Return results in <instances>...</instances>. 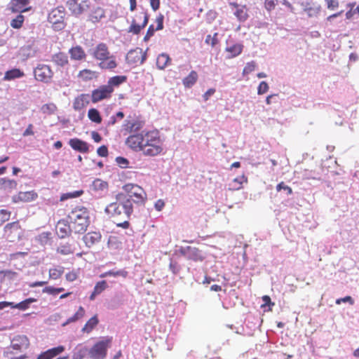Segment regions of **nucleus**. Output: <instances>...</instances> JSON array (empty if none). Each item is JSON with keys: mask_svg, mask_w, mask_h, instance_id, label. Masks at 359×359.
Returning a JSON list of instances; mask_svg holds the SVG:
<instances>
[{"mask_svg": "<svg viewBox=\"0 0 359 359\" xmlns=\"http://www.w3.org/2000/svg\"><path fill=\"white\" fill-rule=\"evenodd\" d=\"M182 253L184 256L189 260H193L194 262H201L203 260V256L197 248L187 246L186 248H183Z\"/></svg>", "mask_w": 359, "mask_h": 359, "instance_id": "ddd939ff", "label": "nucleus"}, {"mask_svg": "<svg viewBox=\"0 0 359 359\" xmlns=\"http://www.w3.org/2000/svg\"><path fill=\"white\" fill-rule=\"evenodd\" d=\"M269 90V86L266 81H262L259 83V86L257 88V94L262 95L266 94Z\"/></svg>", "mask_w": 359, "mask_h": 359, "instance_id": "09e8293b", "label": "nucleus"}, {"mask_svg": "<svg viewBox=\"0 0 359 359\" xmlns=\"http://www.w3.org/2000/svg\"><path fill=\"white\" fill-rule=\"evenodd\" d=\"M163 20H164V16L162 15H160L156 17V30H161L163 29Z\"/></svg>", "mask_w": 359, "mask_h": 359, "instance_id": "13d9d810", "label": "nucleus"}, {"mask_svg": "<svg viewBox=\"0 0 359 359\" xmlns=\"http://www.w3.org/2000/svg\"><path fill=\"white\" fill-rule=\"evenodd\" d=\"M25 76V73L20 69H13L5 72L4 79L10 81L21 78Z\"/></svg>", "mask_w": 359, "mask_h": 359, "instance_id": "bb28decb", "label": "nucleus"}, {"mask_svg": "<svg viewBox=\"0 0 359 359\" xmlns=\"http://www.w3.org/2000/svg\"><path fill=\"white\" fill-rule=\"evenodd\" d=\"M164 207H165L164 201L162 199H158L155 203L156 210L158 211H161Z\"/></svg>", "mask_w": 359, "mask_h": 359, "instance_id": "69168bd1", "label": "nucleus"}, {"mask_svg": "<svg viewBox=\"0 0 359 359\" xmlns=\"http://www.w3.org/2000/svg\"><path fill=\"white\" fill-rule=\"evenodd\" d=\"M248 180L245 175L238 176V177L233 180L232 182L229 184V189L232 190H238L242 189L243 184L247 183Z\"/></svg>", "mask_w": 359, "mask_h": 359, "instance_id": "cd10ccee", "label": "nucleus"}, {"mask_svg": "<svg viewBox=\"0 0 359 359\" xmlns=\"http://www.w3.org/2000/svg\"><path fill=\"white\" fill-rule=\"evenodd\" d=\"M69 145L73 150L81 153L87 154L89 151L88 143L79 138H73L69 140Z\"/></svg>", "mask_w": 359, "mask_h": 359, "instance_id": "2eb2a0df", "label": "nucleus"}, {"mask_svg": "<svg viewBox=\"0 0 359 359\" xmlns=\"http://www.w3.org/2000/svg\"><path fill=\"white\" fill-rule=\"evenodd\" d=\"M67 222L71 224L72 231L83 233L90 224L88 210L83 206H76L67 215Z\"/></svg>", "mask_w": 359, "mask_h": 359, "instance_id": "7ed1b4c3", "label": "nucleus"}, {"mask_svg": "<svg viewBox=\"0 0 359 359\" xmlns=\"http://www.w3.org/2000/svg\"><path fill=\"white\" fill-rule=\"evenodd\" d=\"M83 194V191H77L72 193H68L62 196V200H66L68 198H76L77 196H81Z\"/></svg>", "mask_w": 359, "mask_h": 359, "instance_id": "864d4df0", "label": "nucleus"}, {"mask_svg": "<svg viewBox=\"0 0 359 359\" xmlns=\"http://www.w3.org/2000/svg\"><path fill=\"white\" fill-rule=\"evenodd\" d=\"M64 269L62 266L50 269L49 270V278L52 280H57L62 276Z\"/></svg>", "mask_w": 359, "mask_h": 359, "instance_id": "ea45409f", "label": "nucleus"}, {"mask_svg": "<svg viewBox=\"0 0 359 359\" xmlns=\"http://www.w3.org/2000/svg\"><path fill=\"white\" fill-rule=\"evenodd\" d=\"M25 22V16L20 14L16 16L13 20L10 22V26L13 29H20Z\"/></svg>", "mask_w": 359, "mask_h": 359, "instance_id": "a19ab883", "label": "nucleus"}, {"mask_svg": "<svg viewBox=\"0 0 359 359\" xmlns=\"http://www.w3.org/2000/svg\"><path fill=\"white\" fill-rule=\"evenodd\" d=\"M29 347V340L25 335H18L11 341V348L17 351L27 350Z\"/></svg>", "mask_w": 359, "mask_h": 359, "instance_id": "f8f14e48", "label": "nucleus"}, {"mask_svg": "<svg viewBox=\"0 0 359 359\" xmlns=\"http://www.w3.org/2000/svg\"><path fill=\"white\" fill-rule=\"evenodd\" d=\"M341 302H349V303H351V304H352L353 299L350 296H346V297H344V298H339L337 300V302H335V303H337V304H340V303H341Z\"/></svg>", "mask_w": 359, "mask_h": 359, "instance_id": "774afa93", "label": "nucleus"}, {"mask_svg": "<svg viewBox=\"0 0 359 359\" xmlns=\"http://www.w3.org/2000/svg\"><path fill=\"white\" fill-rule=\"evenodd\" d=\"M88 118L91 120L92 122L96 123H100L102 122V117L100 113L95 108L90 109L88 111Z\"/></svg>", "mask_w": 359, "mask_h": 359, "instance_id": "c9c22d12", "label": "nucleus"}, {"mask_svg": "<svg viewBox=\"0 0 359 359\" xmlns=\"http://www.w3.org/2000/svg\"><path fill=\"white\" fill-rule=\"evenodd\" d=\"M64 351L65 347L60 345L42 351L38 355L36 359H53L55 357L60 355Z\"/></svg>", "mask_w": 359, "mask_h": 359, "instance_id": "4468645a", "label": "nucleus"}, {"mask_svg": "<svg viewBox=\"0 0 359 359\" xmlns=\"http://www.w3.org/2000/svg\"><path fill=\"white\" fill-rule=\"evenodd\" d=\"M136 146L144 156H156L164 151L160 133L156 130L136 135Z\"/></svg>", "mask_w": 359, "mask_h": 359, "instance_id": "f257e3e1", "label": "nucleus"}, {"mask_svg": "<svg viewBox=\"0 0 359 359\" xmlns=\"http://www.w3.org/2000/svg\"><path fill=\"white\" fill-rule=\"evenodd\" d=\"M126 144L130 148H135V135H130L126 141Z\"/></svg>", "mask_w": 359, "mask_h": 359, "instance_id": "e2e57ef3", "label": "nucleus"}, {"mask_svg": "<svg viewBox=\"0 0 359 359\" xmlns=\"http://www.w3.org/2000/svg\"><path fill=\"white\" fill-rule=\"evenodd\" d=\"M77 77H79L81 81L87 82L96 79L97 77V72L90 69H83L79 72Z\"/></svg>", "mask_w": 359, "mask_h": 359, "instance_id": "412c9836", "label": "nucleus"}, {"mask_svg": "<svg viewBox=\"0 0 359 359\" xmlns=\"http://www.w3.org/2000/svg\"><path fill=\"white\" fill-rule=\"evenodd\" d=\"M111 343V339L100 341L93 345L89 351V355L93 359H100L105 358L107 355V348Z\"/></svg>", "mask_w": 359, "mask_h": 359, "instance_id": "6e6552de", "label": "nucleus"}, {"mask_svg": "<svg viewBox=\"0 0 359 359\" xmlns=\"http://www.w3.org/2000/svg\"><path fill=\"white\" fill-rule=\"evenodd\" d=\"M128 276V272L123 269L121 270H110L104 273H102L100 277L114 276V277H123L126 278Z\"/></svg>", "mask_w": 359, "mask_h": 359, "instance_id": "e433bc0d", "label": "nucleus"}, {"mask_svg": "<svg viewBox=\"0 0 359 359\" xmlns=\"http://www.w3.org/2000/svg\"><path fill=\"white\" fill-rule=\"evenodd\" d=\"M327 3V7L328 8L333 10L339 6V1L337 0H325Z\"/></svg>", "mask_w": 359, "mask_h": 359, "instance_id": "4d7b16f0", "label": "nucleus"}, {"mask_svg": "<svg viewBox=\"0 0 359 359\" xmlns=\"http://www.w3.org/2000/svg\"><path fill=\"white\" fill-rule=\"evenodd\" d=\"M56 232L60 238H65L69 236L72 231L71 224L67 223L65 220H60L56 225Z\"/></svg>", "mask_w": 359, "mask_h": 359, "instance_id": "aec40b11", "label": "nucleus"}, {"mask_svg": "<svg viewBox=\"0 0 359 359\" xmlns=\"http://www.w3.org/2000/svg\"><path fill=\"white\" fill-rule=\"evenodd\" d=\"M37 198V192L32 190L25 192H19L18 194L13 196L12 201L14 203H29L31 201L36 200Z\"/></svg>", "mask_w": 359, "mask_h": 359, "instance_id": "9d476101", "label": "nucleus"}, {"mask_svg": "<svg viewBox=\"0 0 359 359\" xmlns=\"http://www.w3.org/2000/svg\"><path fill=\"white\" fill-rule=\"evenodd\" d=\"M151 8L154 11H156L160 8L161 1L160 0H149Z\"/></svg>", "mask_w": 359, "mask_h": 359, "instance_id": "338daca9", "label": "nucleus"}, {"mask_svg": "<svg viewBox=\"0 0 359 359\" xmlns=\"http://www.w3.org/2000/svg\"><path fill=\"white\" fill-rule=\"evenodd\" d=\"M127 76H114L109 79L105 87H109L111 90H114L115 87H118L123 83H126Z\"/></svg>", "mask_w": 359, "mask_h": 359, "instance_id": "b1692460", "label": "nucleus"}, {"mask_svg": "<svg viewBox=\"0 0 359 359\" xmlns=\"http://www.w3.org/2000/svg\"><path fill=\"white\" fill-rule=\"evenodd\" d=\"M116 163L118 165L119 167L124 168H128V161L124 157H116Z\"/></svg>", "mask_w": 359, "mask_h": 359, "instance_id": "3c124183", "label": "nucleus"}, {"mask_svg": "<svg viewBox=\"0 0 359 359\" xmlns=\"http://www.w3.org/2000/svg\"><path fill=\"white\" fill-rule=\"evenodd\" d=\"M170 62V57L169 55L161 53L158 55L156 58V66L159 69H163Z\"/></svg>", "mask_w": 359, "mask_h": 359, "instance_id": "c85d7f7f", "label": "nucleus"}, {"mask_svg": "<svg viewBox=\"0 0 359 359\" xmlns=\"http://www.w3.org/2000/svg\"><path fill=\"white\" fill-rule=\"evenodd\" d=\"M256 68V63L255 61L248 62L246 63L244 69H243V76H246L255 71Z\"/></svg>", "mask_w": 359, "mask_h": 359, "instance_id": "37998d69", "label": "nucleus"}, {"mask_svg": "<svg viewBox=\"0 0 359 359\" xmlns=\"http://www.w3.org/2000/svg\"><path fill=\"white\" fill-rule=\"evenodd\" d=\"M77 278V274L74 271L69 272L66 274V279L68 281L72 282L76 280Z\"/></svg>", "mask_w": 359, "mask_h": 359, "instance_id": "0e129e2a", "label": "nucleus"}, {"mask_svg": "<svg viewBox=\"0 0 359 359\" xmlns=\"http://www.w3.org/2000/svg\"><path fill=\"white\" fill-rule=\"evenodd\" d=\"M215 93V88L208 89L207 91L205 92V93L203 95L204 101H208L209 97Z\"/></svg>", "mask_w": 359, "mask_h": 359, "instance_id": "680f3d73", "label": "nucleus"}, {"mask_svg": "<svg viewBox=\"0 0 359 359\" xmlns=\"http://www.w3.org/2000/svg\"><path fill=\"white\" fill-rule=\"evenodd\" d=\"M197 79H198V75L195 71L190 72L189 74L182 79V84L184 87L189 88L194 86Z\"/></svg>", "mask_w": 359, "mask_h": 359, "instance_id": "a878e982", "label": "nucleus"}, {"mask_svg": "<svg viewBox=\"0 0 359 359\" xmlns=\"http://www.w3.org/2000/svg\"><path fill=\"white\" fill-rule=\"evenodd\" d=\"M229 6L233 9V15L236 17L238 22H243L249 18L248 8L245 5H240L236 2H230Z\"/></svg>", "mask_w": 359, "mask_h": 359, "instance_id": "9b49d317", "label": "nucleus"}, {"mask_svg": "<svg viewBox=\"0 0 359 359\" xmlns=\"http://www.w3.org/2000/svg\"><path fill=\"white\" fill-rule=\"evenodd\" d=\"M36 301L37 299L35 298H27L25 300L18 304H14L13 302L12 309H17L21 311H25L29 308L31 304L36 302Z\"/></svg>", "mask_w": 359, "mask_h": 359, "instance_id": "7c9ffc66", "label": "nucleus"}, {"mask_svg": "<svg viewBox=\"0 0 359 359\" xmlns=\"http://www.w3.org/2000/svg\"><path fill=\"white\" fill-rule=\"evenodd\" d=\"M29 3V0H11L9 9L12 13H24L27 11L25 8Z\"/></svg>", "mask_w": 359, "mask_h": 359, "instance_id": "6ab92c4d", "label": "nucleus"}, {"mask_svg": "<svg viewBox=\"0 0 359 359\" xmlns=\"http://www.w3.org/2000/svg\"><path fill=\"white\" fill-rule=\"evenodd\" d=\"M57 111L55 103L43 104L41 107V111L43 114L53 115Z\"/></svg>", "mask_w": 359, "mask_h": 359, "instance_id": "4c0bfd02", "label": "nucleus"}, {"mask_svg": "<svg viewBox=\"0 0 359 359\" xmlns=\"http://www.w3.org/2000/svg\"><path fill=\"white\" fill-rule=\"evenodd\" d=\"M34 79L43 83H50L54 76V72L48 65L39 64L34 69Z\"/></svg>", "mask_w": 359, "mask_h": 359, "instance_id": "39448f33", "label": "nucleus"}, {"mask_svg": "<svg viewBox=\"0 0 359 359\" xmlns=\"http://www.w3.org/2000/svg\"><path fill=\"white\" fill-rule=\"evenodd\" d=\"M102 239V235L97 231H90L84 235L83 242L86 246L91 248L100 242Z\"/></svg>", "mask_w": 359, "mask_h": 359, "instance_id": "f3484780", "label": "nucleus"}, {"mask_svg": "<svg viewBox=\"0 0 359 359\" xmlns=\"http://www.w3.org/2000/svg\"><path fill=\"white\" fill-rule=\"evenodd\" d=\"M0 186H1V189L13 190L17 188V182L13 180L1 178Z\"/></svg>", "mask_w": 359, "mask_h": 359, "instance_id": "72a5a7b5", "label": "nucleus"}, {"mask_svg": "<svg viewBox=\"0 0 359 359\" xmlns=\"http://www.w3.org/2000/svg\"><path fill=\"white\" fill-rule=\"evenodd\" d=\"M4 231L10 242H14L21 238L23 234V231L18 222L7 224L4 227Z\"/></svg>", "mask_w": 359, "mask_h": 359, "instance_id": "0eeeda50", "label": "nucleus"}, {"mask_svg": "<svg viewBox=\"0 0 359 359\" xmlns=\"http://www.w3.org/2000/svg\"><path fill=\"white\" fill-rule=\"evenodd\" d=\"M98 60L100 61L98 66H100L102 69H114L116 67V62L114 55L107 57L104 60Z\"/></svg>", "mask_w": 359, "mask_h": 359, "instance_id": "393cba45", "label": "nucleus"}, {"mask_svg": "<svg viewBox=\"0 0 359 359\" xmlns=\"http://www.w3.org/2000/svg\"><path fill=\"white\" fill-rule=\"evenodd\" d=\"M98 324V319L97 316H93L90 318L87 323H86L85 325L83 327V332L86 333L91 332L94 327H95Z\"/></svg>", "mask_w": 359, "mask_h": 359, "instance_id": "2f4dec72", "label": "nucleus"}, {"mask_svg": "<svg viewBox=\"0 0 359 359\" xmlns=\"http://www.w3.org/2000/svg\"><path fill=\"white\" fill-rule=\"evenodd\" d=\"M93 57L96 58V60H104L107 57L111 56L110 54V51L108 50V48L106 43H101L97 45L96 48H94L93 53Z\"/></svg>", "mask_w": 359, "mask_h": 359, "instance_id": "dca6fc26", "label": "nucleus"}, {"mask_svg": "<svg viewBox=\"0 0 359 359\" xmlns=\"http://www.w3.org/2000/svg\"><path fill=\"white\" fill-rule=\"evenodd\" d=\"M65 12L62 6L51 10L48 15V22L51 24V27L55 31L63 30L67 23L65 22Z\"/></svg>", "mask_w": 359, "mask_h": 359, "instance_id": "20e7f679", "label": "nucleus"}, {"mask_svg": "<svg viewBox=\"0 0 359 359\" xmlns=\"http://www.w3.org/2000/svg\"><path fill=\"white\" fill-rule=\"evenodd\" d=\"M218 43L217 34L215 33L212 36L208 34L205 39V43L211 46L212 48L215 47Z\"/></svg>", "mask_w": 359, "mask_h": 359, "instance_id": "a18cd8bd", "label": "nucleus"}, {"mask_svg": "<svg viewBox=\"0 0 359 359\" xmlns=\"http://www.w3.org/2000/svg\"><path fill=\"white\" fill-rule=\"evenodd\" d=\"M135 127V121H126V122H124L123 126H122V129H121V133L123 134V136H126L128 135H129L130 133H132V130H133V128Z\"/></svg>", "mask_w": 359, "mask_h": 359, "instance_id": "79ce46f5", "label": "nucleus"}, {"mask_svg": "<svg viewBox=\"0 0 359 359\" xmlns=\"http://www.w3.org/2000/svg\"><path fill=\"white\" fill-rule=\"evenodd\" d=\"M242 50L243 46L240 43H236L231 46L226 48V51L230 53V57H231L241 55Z\"/></svg>", "mask_w": 359, "mask_h": 359, "instance_id": "f704fd0d", "label": "nucleus"}, {"mask_svg": "<svg viewBox=\"0 0 359 359\" xmlns=\"http://www.w3.org/2000/svg\"><path fill=\"white\" fill-rule=\"evenodd\" d=\"M282 189L287 191L288 195H291L292 194V188L290 186L284 184L283 182H280L278 185H276V190H278V191H280Z\"/></svg>", "mask_w": 359, "mask_h": 359, "instance_id": "8fccbe9b", "label": "nucleus"}, {"mask_svg": "<svg viewBox=\"0 0 359 359\" xmlns=\"http://www.w3.org/2000/svg\"><path fill=\"white\" fill-rule=\"evenodd\" d=\"M262 299V302H263V304L262 305V308L265 307L266 306H274V302H271L269 296L264 295Z\"/></svg>", "mask_w": 359, "mask_h": 359, "instance_id": "6e6d98bb", "label": "nucleus"}, {"mask_svg": "<svg viewBox=\"0 0 359 359\" xmlns=\"http://www.w3.org/2000/svg\"><path fill=\"white\" fill-rule=\"evenodd\" d=\"M33 135H34L33 125L29 124V125H28V127H27V128L25 129V132L22 133V136L28 137V136H31Z\"/></svg>", "mask_w": 359, "mask_h": 359, "instance_id": "052dcab7", "label": "nucleus"}, {"mask_svg": "<svg viewBox=\"0 0 359 359\" xmlns=\"http://www.w3.org/2000/svg\"><path fill=\"white\" fill-rule=\"evenodd\" d=\"M11 212L7 210H0V226L4 224L5 222L9 220Z\"/></svg>", "mask_w": 359, "mask_h": 359, "instance_id": "de8ad7c7", "label": "nucleus"}, {"mask_svg": "<svg viewBox=\"0 0 359 359\" xmlns=\"http://www.w3.org/2000/svg\"><path fill=\"white\" fill-rule=\"evenodd\" d=\"M97 153L98 156L101 157H107L108 155V150L107 146L102 145L98 147Z\"/></svg>", "mask_w": 359, "mask_h": 359, "instance_id": "5fc2aeb1", "label": "nucleus"}, {"mask_svg": "<svg viewBox=\"0 0 359 359\" xmlns=\"http://www.w3.org/2000/svg\"><path fill=\"white\" fill-rule=\"evenodd\" d=\"M114 90H111L109 86H102L98 87V88L92 92L93 103H97L110 98Z\"/></svg>", "mask_w": 359, "mask_h": 359, "instance_id": "1a4fd4ad", "label": "nucleus"}, {"mask_svg": "<svg viewBox=\"0 0 359 359\" xmlns=\"http://www.w3.org/2000/svg\"><path fill=\"white\" fill-rule=\"evenodd\" d=\"M67 6L72 15L79 16L89 9L90 2L88 0H68Z\"/></svg>", "mask_w": 359, "mask_h": 359, "instance_id": "423d86ee", "label": "nucleus"}, {"mask_svg": "<svg viewBox=\"0 0 359 359\" xmlns=\"http://www.w3.org/2000/svg\"><path fill=\"white\" fill-rule=\"evenodd\" d=\"M51 61L55 65L62 67L67 65L69 63L68 56L66 53L63 52H59L53 55L51 57Z\"/></svg>", "mask_w": 359, "mask_h": 359, "instance_id": "4be33fe9", "label": "nucleus"}, {"mask_svg": "<svg viewBox=\"0 0 359 359\" xmlns=\"http://www.w3.org/2000/svg\"><path fill=\"white\" fill-rule=\"evenodd\" d=\"M89 104V95L88 94H81L76 97L73 100V109L76 111H80Z\"/></svg>", "mask_w": 359, "mask_h": 359, "instance_id": "a211bd4d", "label": "nucleus"}, {"mask_svg": "<svg viewBox=\"0 0 359 359\" xmlns=\"http://www.w3.org/2000/svg\"><path fill=\"white\" fill-rule=\"evenodd\" d=\"M64 291V287H53L51 286H48L46 287H43V292L46 293L50 295H56L58 294L60 292Z\"/></svg>", "mask_w": 359, "mask_h": 359, "instance_id": "c03bdc74", "label": "nucleus"}, {"mask_svg": "<svg viewBox=\"0 0 359 359\" xmlns=\"http://www.w3.org/2000/svg\"><path fill=\"white\" fill-rule=\"evenodd\" d=\"M71 58L74 60H83L86 58L85 50L80 46H76L69 50Z\"/></svg>", "mask_w": 359, "mask_h": 359, "instance_id": "5701e85b", "label": "nucleus"}, {"mask_svg": "<svg viewBox=\"0 0 359 359\" xmlns=\"http://www.w3.org/2000/svg\"><path fill=\"white\" fill-rule=\"evenodd\" d=\"M107 285L106 280H101L100 282H97L95 285V287H94L93 291L94 293H100L105 290L107 288Z\"/></svg>", "mask_w": 359, "mask_h": 359, "instance_id": "49530a36", "label": "nucleus"}, {"mask_svg": "<svg viewBox=\"0 0 359 359\" xmlns=\"http://www.w3.org/2000/svg\"><path fill=\"white\" fill-rule=\"evenodd\" d=\"M276 6V0H266L265 8L267 11H272Z\"/></svg>", "mask_w": 359, "mask_h": 359, "instance_id": "bf43d9fd", "label": "nucleus"}, {"mask_svg": "<svg viewBox=\"0 0 359 359\" xmlns=\"http://www.w3.org/2000/svg\"><path fill=\"white\" fill-rule=\"evenodd\" d=\"M169 267H170V270H171V271H172L173 274H178V273L180 270V266L178 264V263L177 262H174L172 260L170 261Z\"/></svg>", "mask_w": 359, "mask_h": 359, "instance_id": "603ef678", "label": "nucleus"}, {"mask_svg": "<svg viewBox=\"0 0 359 359\" xmlns=\"http://www.w3.org/2000/svg\"><path fill=\"white\" fill-rule=\"evenodd\" d=\"M107 214L113 219V222L117 226L128 229L129 226L128 218L133 212V206L130 201L125 203H111L106 208Z\"/></svg>", "mask_w": 359, "mask_h": 359, "instance_id": "f03ea898", "label": "nucleus"}, {"mask_svg": "<svg viewBox=\"0 0 359 359\" xmlns=\"http://www.w3.org/2000/svg\"><path fill=\"white\" fill-rule=\"evenodd\" d=\"M104 17V11L100 8L97 7L93 10L91 13L89 15V20L92 21L93 23H95L100 21Z\"/></svg>", "mask_w": 359, "mask_h": 359, "instance_id": "c756f323", "label": "nucleus"}, {"mask_svg": "<svg viewBox=\"0 0 359 359\" xmlns=\"http://www.w3.org/2000/svg\"><path fill=\"white\" fill-rule=\"evenodd\" d=\"M92 186L94 191H104L106 190L108 187L107 182L100 178L95 179V180L93 182Z\"/></svg>", "mask_w": 359, "mask_h": 359, "instance_id": "58836bf2", "label": "nucleus"}, {"mask_svg": "<svg viewBox=\"0 0 359 359\" xmlns=\"http://www.w3.org/2000/svg\"><path fill=\"white\" fill-rule=\"evenodd\" d=\"M85 316V309L83 306H80L79 310H77L76 313H75L74 316L71 318H69L67 320V322L63 323V326L69 325L72 323H74L76 320L83 318Z\"/></svg>", "mask_w": 359, "mask_h": 359, "instance_id": "473e14b6", "label": "nucleus"}]
</instances>
